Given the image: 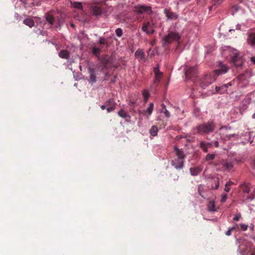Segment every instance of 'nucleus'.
I'll return each mask as SVG.
<instances>
[{"mask_svg":"<svg viewBox=\"0 0 255 255\" xmlns=\"http://www.w3.org/2000/svg\"><path fill=\"white\" fill-rule=\"evenodd\" d=\"M226 53H229L231 58L232 62L237 67H241L242 66L244 63L243 59L242 57L240 56L239 52L236 49L228 47L224 51L225 55Z\"/></svg>","mask_w":255,"mask_h":255,"instance_id":"obj_1","label":"nucleus"},{"mask_svg":"<svg viewBox=\"0 0 255 255\" xmlns=\"http://www.w3.org/2000/svg\"><path fill=\"white\" fill-rule=\"evenodd\" d=\"M215 125L213 121H209L206 124L199 125L194 128L195 132L202 134L213 132Z\"/></svg>","mask_w":255,"mask_h":255,"instance_id":"obj_2","label":"nucleus"},{"mask_svg":"<svg viewBox=\"0 0 255 255\" xmlns=\"http://www.w3.org/2000/svg\"><path fill=\"white\" fill-rule=\"evenodd\" d=\"M184 71L186 77L188 79L196 77L197 74V69L196 67H189L188 65H185Z\"/></svg>","mask_w":255,"mask_h":255,"instance_id":"obj_3","label":"nucleus"},{"mask_svg":"<svg viewBox=\"0 0 255 255\" xmlns=\"http://www.w3.org/2000/svg\"><path fill=\"white\" fill-rule=\"evenodd\" d=\"M181 38L180 35L178 33L171 32L169 33L164 38L165 42L169 43L172 41L176 40L179 41Z\"/></svg>","mask_w":255,"mask_h":255,"instance_id":"obj_4","label":"nucleus"},{"mask_svg":"<svg viewBox=\"0 0 255 255\" xmlns=\"http://www.w3.org/2000/svg\"><path fill=\"white\" fill-rule=\"evenodd\" d=\"M219 65L220 68L215 71V73L217 76L225 74L228 71V67L226 65L223 64L222 62H220Z\"/></svg>","mask_w":255,"mask_h":255,"instance_id":"obj_5","label":"nucleus"},{"mask_svg":"<svg viewBox=\"0 0 255 255\" xmlns=\"http://www.w3.org/2000/svg\"><path fill=\"white\" fill-rule=\"evenodd\" d=\"M184 160L176 158L172 160V165L177 169H180L183 168L184 165Z\"/></svg>","mask_w":255,"mask_h":255,"instance_id":"obj_6","label":"nucleus"},{"mask_svg":"<svg viewBox=\"0 0 255 255\" xmlns=\"http://www.w3.org/2000/svg\"><path fill=\"white\" fill-rule=\"evenodd\" d=\"M247 42L251 46H255V32H252L248 33Z\"/></svg>","mask_w":255,"mask_h":255,"instance_id":"obj_7","label":"nucleus"},{"mask_svg":"<svg viewBox=\"0 0 255 255\" xmlns=\"http://www.w3.org/2000/svg\"><path fill=\"white\" fill-rule=\"evenodd\" d=\"M214 81L215 79L212 78L210 75H206L204 78V81L201 83V86L202 88H205Z\"/></svg>","mask_w":255,"mask_h":255,"instance_id":"obj_8","label":"nucleus"},{"mask_svg":"<svg viewBox=\"0 0 255 255\" xmlns=\"http://www.w3.org/2000/svg\"><path fill=\"white\" fill-rule=\"evenodd\" d=\"M231 84L229 83L227 84L222 85L221 87H216V93L223 94L227 92V88L228 87V86H231Z\"/></svg>","mask_w":255,"mask_h":255,"instance_id":"obj_9","label":"nucleus"},{"mask_svg":"<svg viewBox=\"0 0 255 255\" xmlns=\"http://www.w3.org/2000/svg\"><path fill=\"white\" fill-rule=\"evenodd\" d=\"M148 10H151L150 7L145 6L144 5H140L134 7V11L140 13H143Z\"/></svg>","mask_w":255,"mask_h":255,"instance_id":"obj_10","label":"nucleus"},{"mask_svg":"<svg viewBox=\"0 0 255 255\" xmlns=\"http://www.w3.org/2000/svg\"><path fill=\"white\" fill-rule=\"evenodd\" d=\"M174 150L176 153V155L177 156V158H180L183 160H184L185 157V155L184 154L183 151L181 149H179L177 147V146H174Z\"/></svg>","mask_w":255,"mask_h":255,"instance_id":"obj_11","label":"nucleus"},{"mask_svg":"<svg viewBox=\"0 0 255 255\" xmlns=\"http://www.w3.org/2000/svg\"><path fill=\"white\" fill-rule=\"evenodd\" d=\"M207 207L208 211L210 212H215L217 211V209L215 208V202L214 201H210L208 203Z\"/></svg>","mask_w":255,"mask_h":255,"instance_id":"obj_12","label":"nucleus"},{"mask_svg":"<svg viewBox=\"0 0 255 255\" xmlns=\"http://www.w3.org/2000/svg\"><path fill=\"white\" fill-rule=\"evenodd\" d=\"M135 56L139 60H142L144 58V53L142 50H137L135 52Z\"/></svg>","mask_w":255,"mask_h":255,"instance_id":"obj_13","label":"nucleus"},{"mask_svg":"<svg viewBox=\"0 0 255 255\" xmlns=\"http://www.w3.org/2000/svg\"><path fill=\"white\" fill-rule=\"evenodd\" d=\"M59 56L62 58L68 59L69 57V53L67 50H63L59 52Z\"/></svg>","mask_w":255,"mask_h":255,"instance_id":"obj_14","label":"nucleus"},{"mask_svg":"<svg viewBox=\"0 0 255 255\" xmlns=\"http://www.w3.org/2000/svg\"><path fill=\"white\" fill-rule=\"evenodd\" d=\"M118 114L119 116L125 119L130 118V116L128 115V114L126 112H125L123 109H121V110H120L118 112Z\"/></svg>","mask_w":255,"mask_h":255,"instance_id":"obj_15","label":"nucleus"},{"mask_svg":"<svg viewBox=\"0 0 255 255\" xmlns=\"http://www.w3.org/2000/svg\"><path fill=\"white\" fill-rule=\"evenodd\" d=\"M149 26V24L148 23L143 25L142 27V31L147 34L153 33L154 32V30L153 29H151L150 30L148 29Z\"/></svg>","mask_w":255,"mask_h":255,"instance_id":"obj_16","label":"nucleus"},{"mask_svg":"<svg viewBox=\"0 0 255 255\" xmlns=\"http://www.w3.org/2000/svg\"><path fill=\"white\" fill-rule=\"evenodd\" d=\"M23 23L28 26L29 27H32L34 25V22L31 18H27L23 20Z\"/></svg>","mask_w":255,"mask_h":255,"instance_id":"obj_17","label":"nucleus"},{"mask_svg":"<svg viewBox=\"0 0 255 255\" xmlns=\"http://www.w3.org/2000/svg\"><path fill=\"white\" fill-rule=\"evenodd\" d=\"M153 71L155 76V80H159L162 75V73L159 71V67H155L154 68Z\"/></svg>","mask_w":255,"mask_h":255,"instance_id":"obj_18","label":"nucleus"},{"mask_svg":"<svg viewBox=\"0 0 255 255\" xmlns=\"http://www.w3.org/2000/svg\"><path fill=\"white\" fill-rule=\"evenodd\" d=\"M201 168L199 167L190 168L191 174L193 176L198 175L201 171Z\"/></svg>","mask_w":255,"mask_h":255,"instance_id":"obj_19","label":"nucleus"},{"mask_svg":"<svg viewBox=\"0 0 255 255\" xmlns=\"http://www.w3.org/2000/svg\"><path fill=\"white\" fill-rule=\"evenodd\" d=\"M158 128L155 126H153L149 130V133L152 136H155L157 135Z\"/></svg>","mask_w":255,"mask_h":255,"instance_id":"obj_20","label":"nucleus"},{"mask_svg":"<svg viewBox=\"0 0 255 255\" xmlns=\"http://www.w3.org/2000/svg\"><path fill=\"white\" fill-rule=\"evenodd\" d=\"M93 13L95 15H99L102 13L101 8L97 6H93L92 8Z\"/></svg>","mask_w":255,"mask_h":255,"instance_id":"obj_21","label":"nucleus"},{"mask_svg":"<svg viewBox=\"0 0 255 255\" xmlns=\"http://www.w3.org/2000/svg\"><path fill=\"white\" fill-rule=\"evenodd\" d=\"M153 103H151L149 104V107L147 109V110L145 111V113H147L148 114V116L147 117V118H149V116H150L153 112Z\"/></svg>","mask_w":255,"mask_h":255,"instance_id":"obj_22","label":"nucleus"},{"mask_svg":"<svg viewBox=\"0 0 255 255\" xmlns=\"http://www.w3.org/2000/svg\"><path fill=\"white\" fill-rule=\"evenodd\" d=\"M200 147H202L204 152H206L208 151V148L209 146L211 145L210 143H205L204 142H201L200 143Z\"/></svg>","mask_w":255,"mask_h":255,"instance_id":"obj_23","label":"nucleus"},{"mask_svg":"<svg viewBox=\"0 0 255 255\" xmlns=\"http://www.w3.org/2000/svg\"><path fill=\"white\" fill-rule=\"evenodd\" d=\"M46 19L50 25H53L54 23V18L52 15L47 14L46 15Z\"/></svg>","mask_w":255,"mask_h":255,"instance_id":"obj_24","label":"nucleus"},{"mask_svg":"<svg viewBox=\"0 0 255 255\" xmlns=\"http://www.w3.org/2000/svg\"><path fill=\"white\" fill-rule=\"evenodd\" d=\"M93 52L95 56H99L100 53V49L99 48L94 47L93 48Z\"/></svg>","mask_w":255,"mask_h":255,"instance_id":"obj_25","label":"nucleus"},{"mask_svg":"<svg viewBox=\"0 0 255 255\" xmlns=\"http://www.w3.org/2000/svg\"><path fill=\"white\" fill-rule=\"evenodd\" d=\"M142 95L145 101H147L149 97V93L147 90H144L142 92Z\"/></svg>","mask_w":255,"mask_h":255,"instance_id":"obj_26","label":"nucleus"},{"mask_svg":"<svg viewBox=\"0 0 255 255\" xmlns=\"http://www.w3.org/2000/svg\"><path fill=\"white\" fill-rule=\"evenodd\" d=\"M215 156V155L214 154H208L206 155V159L207 161L212 160L214 159Z\"/></svg>","mask_w":255,"mask_h":255,"instance_id":"obj_27","label":"nucleus"},{"mask_svg":"<svg viewBox=\"0 0 255 255\" xmlns=\"http://www.w3.org/2000/svg\"><path fill=\"white\" fill-rule=\"evenodd\" d=\"M96 77L94 73L92 72L91 74L90 77V81L92 83H93L96 82Z\"/></svg>","mask_w":255,"mask_h":255,"instance_id":"obj_28","label":"nucleus"},{"mask_svg":"<svg viewBox=\"0 0 255 255\" xmlns=\"http://www.w3.org/2000/svg\"><path fill=\"white\" fill-rule=\"evenodd\" d=\"M73 5L74 7L79 8V9H82V5L81 2H75L73 3Z\"/></svg>","mask_w":255,"mask_h":255,"instance_id":"obj_29","label":"nucleus"},{"mask_svg":"<svg viewBox=\"0 0 255 255\" xmlns=\"http://www.w3.org/2000/svg\"><path fill=\"white\" fill-rule=\"evenodd\" d=\"M161 112L163 113L167 118H169V117H170V113L167 110V109L165 108V106H164V107H163V110L161 111Z\"/></svg>","mask_w":255,"mask_h":255,"instance_id":"obj_30","label":"nucleus"},{"mask_svg":"<svg viewBox=\"0 0 255 255\" xmlns=\"http://www.w3.org/2000/svg\"><path fill=\"white\" fill-rule=\"evenodd\" d=\"M240 226L241 228V230L243 231H247L248 228V225L244 224H240Z\"/></svg>","mask_w":255,"mask_h":255,"instance_id":"obj_31","label":"nucleus"},{"mask_svg":"<svg viewBox=\"0 0 255 255\" xmlns=\"http://www.w3.org/2000/svg\"><path fill=\"white\" fill-rule=\"evenodd\" d=\"M116 33L118 37H121L123 34V31L121 28H118L116 30Z\"/></svg>","mask_w":255,"mask_h":255,"instance_id":"obj_32","label":"nucleus"},{"mask_svg":"<svg viewBox=\"0 0 255 255\" xmlns=\"http://www.w3.org/2000/svg\"><path fill=\"white\" fill-rule=\"evenodd\" d=\"M241 218V214H237L235 215L234 217L233 218V220L234 221H238L240 220V219Z\"/></svg>","mask_w":255,"mask_h":255,"instance_id":"obj_33","label":"nucleus"},{"mask_svg":"<svg viewBox=\"0 0 255 255\" xmlns=\"http://www.w3.org/2000/svg\"><path fill=\"white\" fill-rule=\"evenodd\" d=\"M99 42L100 44H103V45H105L107 43V41H106V39L104 38H101L99 40Z\"/></svg>","mask_w":255,"mask_h":255,"instance_id":"obj_34","label":"nucleus"},{"mask_svg":"<svg viewBox=\"0 0 255 255\" xmlns=\"http://www.w3.org/2000/svg\"><path fill=\"white\" fill-rule=\"evenodd\" d=\"M115 109V106H113L110 107H108L107 108V111L108 113H110L113 111H114Z\"/></svg>","mask_w":255,"mask_h":255,"instance_id":"obj_35","label":"nucleus"},{"mask_svg":"<svg viewBox=\"0 0 255 255\" xmlns=\"http://www.w3.org/2000/svg\"><path fill=\"white\" fill-rule=\"evenodd\" d=\"M227 199V195L226 194H224L222 195L221 202L222 203L225 202Z\"/></svg>","mask_w":255,"mask_h":255,"instance_id":"obj_36","label":"nucleus"},{"mask_svg":"<svg viewBox=\"0 0 255 255\" xmlns=\"http://www.w3.org/2000/svg\"><path fill=\"white\" fill-rule=\"evenodd\" d=\"M232 232V229H230V228L228 229V231L226 233V235L228 236H229L231 235Z\"/></svg>","mask_w":255,"mask_h":255,"instance_id":"obj_37","label":"nucleus"},{"mask_svg":"<svg viewBox=\"0 0 255 255\" xmlns=\"http://www.w3.org/2000/svg\"><path fill=\"white\" fill-rule=\"evenodd\" d=\"M219 178H217L216 183L215 187L214 188V189H217L219 188Z\"/></svg>","mask_w":255,"mask_h":255,"instance_id":"obj_38","label":"nucleus"},{"mask_svg":"<svg viewBox=\"0 0 255 255\" xmlns=\"http://www.w3.org/2000/svg\"><path fill=\"white\" fill-rule=\"evenodd\" d=\"M213 1L217 4H220L222 3L223 0H213Z\"/></svg>","mask_w":255,"mask_h":255,"instance_id":"obj_39","label":"nucleus"},{"mask_svg":"<svg viewBox=\"0 0 255 255\" xmlns=\"http://www.w3.org/2000/svg\"><path fill=\"white\" fill-rule=\"evenodd\" d=\"M223 128H226V129H231V128L230 127H227V126H225V127H222L221 128H220V130H221Z\"/></svg>","mask_w":255,"mask_h":255,"instance_id":"obj_40","label":"nucleus"},{"mask_svg":"<svg viewBox=\"0 0 255 255\" xmlns=\"http://www.w3.org/2000/svg\"><path fill=\"white\" fill-rule=\"evenodd\" d=\"M225 190L228 192L230 191V186H227V185H225Z\"/></svg>","mask_w":255,"mask_h":255,"instance_id":"obj_41","label":"nucleus"},{"mask_svg":"<svg viewBox=\"0 0 255 255\" xmlns=\"http://www.w3.org/2000/svg\"><path fill=\"white\" fill-rule=\"evenodd\" d=\"M238 226L239 225L238 224H236V225H234L233 227H230V228L232 229V231H233L234 230H236L237 228V227H238Z\"/></svg>","mask_w":255,"mask_h":255,"instance_id":"obj_42","label":"nucleus"},{"mask_svg":"<svg viewBox=\"0 0 255 255\" xmlns=\"http://www.w3.org/2000/svg\"><path fill=\"white\" fill-rule=\"evenodd\" d=\"M251 61L253 64H255V56L251 58Z\"/></svg>","mask_w":255,"mask_h":255,"instance_id":"obj_43","label":"nucleus"},{"mask_svg":"<svg viewBox=\"0 0 255 255\" xmlns=\"http://www.w3.org/2000/svg\"><path fill=\"white\" fill-rule=\"evenodd\" d=\"M232 184H233V182H231V181H229V182H228L226 184V185H227V186H231Z\"/></svg>","mask_w":255,"mask_h":255,"instance_id":"obj_44","label":"nucleus"},{"mask_svg":"<svg viewBox=\"0 0 255 255\" xmlns=\"http://www.w3.org/2000/svg\"><path fill=\"white\" fill-rule=\"evenodd\" d=\"M235 136V134H230V135H229V136H228V138H231L232 137H234V136Z\"/></svg>","mask_w":255,"mask_h":255,"instance_id":"obj_45","label":"nucleus"},{"mask_svg":"<svg viewBox=\"0 0 255 255\" xmlns=\"http://www.w3.org/2000/svg\"><path fill=\"white\" fill-rule=\"evenodd\" d=\"M101 108L104 110L106 109V106L105 105H102L101 106Z\"/></svg>","mask_w":255,"mask_h":255,"instance_id":"obj_46","label":"nucleus"},{"mask_svg":"<svg viewBox=\"0 0 255 255\" xmlns=\"http://www.w3.org/2000/svg\"><path fill=\"white\" fill-rule=\"evenodd\" d=\"M215 145L216 147H218L219 146V142L217 141H216L215 142Z\"/></svg>","mask_w":255,"mask_h":255,"instance_id":"obj_47","label":"nucleus"},{"mask_svg":"<svg viewBox=\"0 0 255 255\" xmlns=\"http://www.w3.org/2000/svg\"><path fill=\"white\" fill-rule=\"evenodd\" d=\"M250 228H251V230L253 231V230H254V225L252 224V225H251V227H250Z\"/></svg>","mask_w":255,"mask_h":255,"instance_id":"obj_48","label":"nucleus"},{"mask_svg":"<svg viewBox=\"0 0 255 255\" xmlns=\"http://www.w3.org/2000/svg\"><path fill=\"white\" fill-rule=\"evenodd\" d=\"M252 118L255 119V113L252 115Z\"/></svg>","mask_w":255,"mask_h":255,"instance_id":"obj_49","label":"nucleus"},{"mask_svg":"<svg viewBox=\"0 0 255 255\" xmlns=\"http://www.w3.org/2000/svg\"><path fill=\"white\" fill-rule=\"evenodd\" d=\"M71 25L72 27H75V25H74V24L72 23Z\"/></svg>","mask_w":255,"mask_h":255,"instance_id":"obj_50","label":"nucleus"},{"mask_svg":"<svg viewBox=\"0 0 255 255\" xmlns=\"http://www.w3.org/2000/svg\"><path fill=\"white\" fill-rule=\"evenodd\" d=\"M251 255H255V253L254 254H252Z\"/></svg>","mask_w":255,"mask_h":255,"instance_id":"obj_51","label":"nucleus"}]
</instances>
